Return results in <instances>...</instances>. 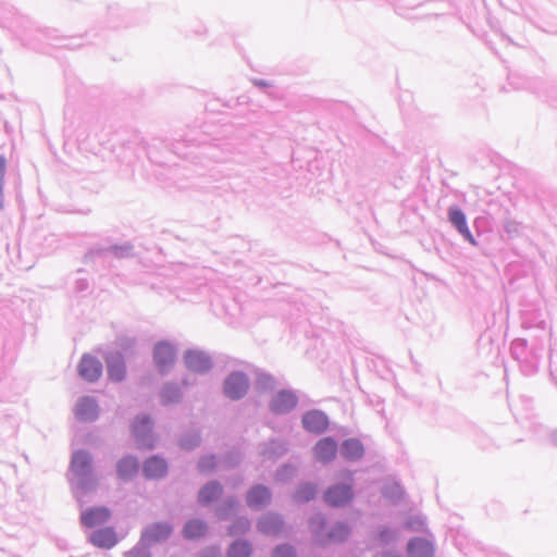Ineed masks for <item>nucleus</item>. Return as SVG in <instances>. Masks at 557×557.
<instances>
[{"label": "nucleus", "mask_w": 557, "mask_h": 557, "mask_svg": "<svg viewBox=\"0 0 557 557\" xmlns=\"http://www.w3.org/2000/svg\"><path fill=\"white\" fill-rule=\"evenodd\" d=\"M90 467L91 458L87 453L77 451L76 454H74L71 462V469L76 475H87L90 472Z\"/></svg>", "instance_id": "14"}, {"label": "nucleus", "mask_w": 557, "mask_h": 557, "mask_svg": "<svg viewBox=\"0 0 557 557\" xmlns=\"http://www.w3.org/2000/svg\"><path fill=\"white\" fill-rule=\"evenodd\" d=\"M322 525V522H317V521H313L312 522V529L314 532H319V528Z\"/></svg>", "instance_id": "32"}, {"label": "nucleus", "mask_w": 557, "mask_h": 557, "mask_svg": "<svg viewBox=\"0 0 557 557\" xmlns=\"http://www.w3.org/2000/svg\"><path fill=\"white\" fill-rule=\"evenodd\" d=\"M203 557H218L215 553L211 552L209 553L208 555L203 556Z\"/></svg>", "instance_id": "34"}, {"label": "nucleus", "mask_w": 557, "mask_h": 557, "mask_svg": "<svg viewBox=\"0 0 557 557\" xmlns=\"http://www.w3.org/2000/svg\"><path fill=\"white\" fill-rule=\"evenodd\" d=\"M302 424L309 432L321 433L327 428L329 421L324 413L311 411L302 418Z\"/></svg>", "instance_id": "10"}, {"label": "nucleus", "mask_w": 557, "mask_h": 557, "mask_svg": "<svg viewBox=\"0 0 557 557\" xmlns=\"http://www.w3.org/2000/svg\"><path fill=\"white\" fill-rule=\"evenodd\" d=\"M271 500V493L269 488L262 485H257L250 488L246 496L247 505L252 509H260L268 505Z\"/></svg>", "instance_id": "5"}, {"label": "nucleus", "mask_w": 557, "mask_h": 557, "mask_svg": "<svg viewBox=\"0 0 557 557\" xmlns=\"http://www.w3.org/2000/svg\"><path fill=\"white\" fill-rule=\"evenodd\" d=\"M137 470L138 463L134 458H124L117 465V473L123 479L132 476Z\"/></svg>", "instance_id": "23"}, {"label": "nucleus", "mask_w": 557, "mask_h": 557, "mask_svg": "<svg viewBox=\"0 0 557 557\" xmlns=\"http://www.w3.org/2000/svg\"><path fill=\"white\" fill-rule=\"evenodd\" d=\"M283 527L282 519L276 515H268L264 518H262L258 523V529L260 532L268 534V535H274L277 534Z\"/></svg>", "instance_id": "18"}, {"label": "nucleus", "mask_w": 557, "mask_h": 557, "mask_svg": "<svg viewBox=\"0 0 557 557\" xmlns=\"http://www.w3.org/2000/svg\"><path fill=\"white\" fill-rule=\"evenodd\" d=\"M90 542L101 548H111L117 543V537L112 528L94 531L89 537Z\"/></svg>", "instance_id": "9"}, {"label": "nucleus", "mask_w": 557, "mask_h": 557, "mask_svg": "<svg viewBox=\"0 0 557 557\" xmlns=\"http://www.w3.org/2000/svg\"><path fill=\"white\" fill-rule=\"evenodd\" d=\"M214 466H215V461H214V457L213 456L205 457L199 462V468H200L201 471L211 470L212 468H214Z\"/></svg>", "instance_id": "31"}, {"label": "nucleus", "mask_w": 557, "mask_h": 557, "mask_svg": "<svg viewBox=\"0 0 557 557\" xmlns=\"http://www.w3.org/2000/svg\"><path fill=\"white\" fill-rule=\"evenodd\" d=\"M95 409H96L95 401L90 398H84L77 405L76 414L81 419L85 420V419H88L95 412Z\"/></svg>", "instance_id": "24"}, {"label": "nucleus", "mask_w": 557, "mask_h": 557, "mask_svg": "<svg viewBox=\"0 0 557 557\" xmlns=\"http://www.w3.org/2000/svg\"><path fill=\"white\" fill-rule=\"evenodd\" d=\"M251 553L247 542H235L228 549L227 557H249Z\"/></svg>", "instance_id": "25"}, {"label": "nucleus", "mask_w": 557, "mask_h": 557, "mask_svg": "<svg viewBox=\"0 0 557 557\" xmlns=\"http://www.w3.org/2000/svg\"><path fill=\"white\" fill-rule=\"evenodd\" d=\"M449 221L459 231V233L472 245H475L476 242L474 237L472 236L471 232L468 228L466 215L463 212L456 208L451 207L449 208Z\"/></svg>", "instance_id": "8"}, {"label": "nucleus", "mask_w": 557, "mask_h": 557, "mask_svg": "<svg viewBox=\"0 0 557 557\" xmlns=\"http://www.w3.org/2000/svg\"><path fill=\"white\" fill-rule=\"evenodd\" d=\"M151 431V423L147 417L138 418L134 425L133 432L136 437H143Z\"/></svg>", "instance_id": "26"}, {"label": "nucleus", "mask_w": 557, "mask_h": 557, "mask_svg": "<svg viewBox=\"0 0 557 557\" xmlns=\"http://www.w3.org/2000/svg\"><path fill=\"white\" fill-rule=\"evenodd\" d=\"M409 557H433L434 549L431 542L422 539H414L408 543Z\"/></svg>", "instance_id": "12"}, {"label": "nucleus", "mask_w": 557, "mask_h": 557, "mask_svg": "<svg viewBox=\"0 0 557 557\" xmlns=\"http://www.w3.org/2000/svg\"><path fill=\"white\" fill-rule=\"evenodd\" d=\"M168 471L165 460L159 457L149 458L144 466V472L147 478L158 479L163 476Z\"/></svg>", "instance_id": "13"}, {"label": "nucleus", "mask_w": 557, "mask_h": 557, "mask_svg": "<svg viewBox=\"0 0 557 557\" xmlns=\"http://www.w3.org/2000/svg\"><path fill=\"white\" fill-rule=\"evenodd\" d=\"M349 535V529L347 525L339 523L337 524L326 536H317V543L325 545L333 542H341L347 539Z\"/></svg>", "instance_id": "19"}, {"label": "nucleus", "mask_w": 557, "mask_h": 557, "mask_svg": "<svg viewBox=\"0 0 557 557\" xmlns=\"http://www.w3.org/2000/svg\"><path fill=\"white\" fill-rule=\"evenodd\" d=\"M342 455L349 460H357L363 455V447L357 440H348L344 442L342 447Z\"/></svg>", "instance_id": "21"}, {"label": "nucleus", "mask_w": 557, "mask_h": 557, "mask_svg": "<svg viewBox=\"0 0 557 557\" xmlns=\"http://www.w3.org/2000/svg\"><path fill=\"white\" fill-rule=\"evenodd\" d=\"M337 453V445L335 441L330 437H324L318 442L314 447V455L318 460L322 462L331 461Z\"/></svg>", "instance_id": "11"}, {"label": "nucleus", "mask_w": 557, "mask_h": 557, "mask_svg": "<svg viewBox=\"0 0 557 557\" xmlns=\"http://www.w3.org/2000/svg\"><path fill=\"white\" fill-rule=\"evenodd\" d=\"M207 532V524L201 520H190L184 528V534L187 539L196 540L203 536Z\"/></svg>", "instance_id": "22"}, {"label": "nucleus", "mask_w": 557, "mask_h": 557, "mask_svg": "<svg viewBox=\"0 0 557 557\" xmlns=\"http://www.w3.org/2000/svg\"><path fill=\"white\" fill-rule=\"evenodd\" d=\"M223 488L220 483L211 482L206 484L199 492L198 499L202 505H209L222 495Z\"/></svg>", "instance_id": "17"}, {"label": "nucleus", "mask_w": 557, "mask_h": 557, "mask_svg": "<svg viewBox=\"0 0 557 557\" xmlns=\"http://www.w3.org/2000/svg\"><path fill=\"white\" fill-rule=\"evenodd\" d=\"M154 362L157 367L164 371L169 366L173 364L175 354L173 347L168 343H159L154 347Z\"/></svg>", "instance_id": "6"}, {"label": "nucleus", "mask_w": 557, "mask_h": 557, "mask_svg": "<svg viewBox=\"0 0 557 557\" xmlns=\"http://www.w3.org/2000/svg\"><path fill=\"white\" fill-rule=\"evenodd\" d=\"M185 363L188 369L202 372L209 369L210 361L206 355L198 351H189L185 355Z\"/></svg>", "instance_id": "15"}, {"label": "nucleus", "mask_w": 557, "mask_h": 557, "mask_svg": "<svg viewBox=\"0 0 557 557\" xmlns=\"http://www.w3.org/2000/svg\"><path fill=\"white\" fill-rule=\"evenodd\" d=\"M248 389V382L244 374H231L224 384V393L232 399H238L246 394Z\"/></svg>", "instance_id": "1"}, {"label": "nucleus", "mask_w": 557, "mask_h": 557, "mask_svg": "<svg viewBox=\"0 0 557 557\" xmlns=\"http://www.w3.org/2000/svg\"><path fill=\"white\" fill-rule=\"evenodd\" d=\"M237 507V502L234 499H230L224 503V505L219 509L218 516L220 519L225 520L230 517L231 512L234 511Z\"/></svg>", "instance_id": "28"}, {"label": "nucleus", "mask_w": 557, "mask_h": 557, "mask_svg": "<svg viewBox=\"0 0 557 557\" xmlns=\"http://www.w3.org/2000/svg\"><path fill=\"white\" fill-rule=\"evenodd\" d=\"M273 557H295V552L290 546H280L274 550Z\"/></svg>", "instance_id": "30"}, {"label": "nucleus", "mask_w": 557, "mask_h": 557, "mask_svg": "<svg viewBox=\"0 0 557 557\" xmlns=\"http://www.w3.org/2000/svg\"><path fill=\"white\" fill-rule=\"evenodd\" d=\"M111 380L121 381L125 375V364L121 356H113L107 361Z\"/></svg>", "instance_id": "20"}, {"label": "nucleus", "mask_w": 557, "mask_h": 557, "mask_svg": "<svg viewBox=\"0 0 557 557\" xmlns=\"http://www.w3.org/2000/svg\"><path fill=\"white\" fill-rule=\"evenodd\" d=\"M297 405V397L288 391H281L271 403V408L276 413L288 412Z\"/></svg>", "instance_id": "7"}, {"label": "nucleus", "mask_w": 557, "mask_h": 557, "mask_svg": "<svg viewBox=\"0 0 557 557\" xmlns=\"http://www.w3.org/2000/svg\"><path fill=\"white\" fill-rule=\"evenodd\" d=\"M249 529V521L247 519H240L230 527V534L236 535L245 533Z\"/></svg>", "instance_id": "29"}, {"label": "nucleus", "mask_w": 557, "mask_h": 557, "mask_svg": "<svg viewBox=\"0 0 557 557\" xmlns=\"http://www.w3.org/2000/svg\"><path fill=\"white\" fill-rule=\"evenodd\" d=\"M78 371L82 377L92 382L101 375L102 364L91 356H84L79 362Z\"/></svg>", "instance_id": "4"}, {"label": "nucleus", "mask_w": 557, "mask_h": 557, "mask_svg": "<svg viewBox=\"0 0 557 557\" xmlns=\"http://www.w3.org/2000/svg\"><path fill=\"white\" fill-rule=\"evenodd\" d=\"M325 502L334 507L347 505L352 499V492L348 485H336L326 491Z\"/></svg>", "instance_id": "2"}, {"label": "nucleus", "mask_w": 557, "mask_h": 557, "mask_svg": "<svg viewBox=\"0 0 557 557\" xmlns=\"http://www.w3.org/2000/svg\"><path fill=\"white\" fill-rule=\"evenodd\" d=\"M110 518V510L106 507H95L85 510L81 516V521L86 528H95L103 524Z\"/></svg>", "instance_id": "3"}, {"label": "nucleus", "mask_w": 557, "mask_h": 557, "mask_svg": "<svg viewBox=\"0 0 557 557\" xmlns=\"http://www.w3.org/2000/svg\"><path fill=\"white\" fill-rule=\"evenodd\" d=\"M171 527L166 523H156L149 527L145 533L144 539L148 543L160 542L165 540L171 534Z\"/></svg>", "instance_id": "16"}, {"label": "nucleus", "mask_w": 557, "mask_h": 557, "mask_svg": "<svg viewBox=\"0 0 557 557\" xmlns=\"http://www.w3.org/2000/svg\"><path fill=\"white\" fill-rule=\"evenodd\" d=\"M317 494V488L312 484H305L297 491L295 498L297 502H308Z\"/></svg>", "instance_id": "27"}, {"label": "nucleus", "mask_w": 557, "mask_h": 557, "mask_svg": "<svg viewBox=\"0 0 557 557\" xmlns=\"http://www.w3.org/2000/svg\"><path fill=\"white\" fill-rule=\"evenodd\" d=\"M255 84L260 86V87H268V86H270V84L264 82V81H256Z\"/></svg>", "instance_id": "33"}]
</instances>
